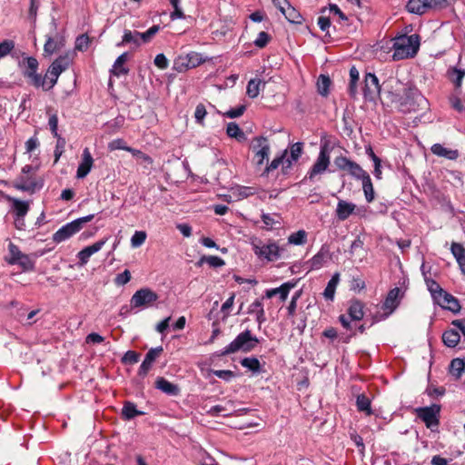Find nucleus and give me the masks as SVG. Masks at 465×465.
I'll return each mask as SVG.
<instances>
[{
	"mask_svg": "<svg viewBox=\"0 0 465 465\" xmlns=\"http://www.w3.org/2000/svg\"><path fill=\"white\" fill-rule=\"evenodd\" d=\"M395 82L403 86L401 92L391 93V102L396 104L399 111L407 114L424 108L428 101L416 86L412 84L403 85L399 80Z\"/></svg>",
	"mask_w": 465,
	"mask_h": 465,
	"instance_id": "f257e3e1",
	"label": "nucleus"
},
{
	"mask_svg": "<svg viewBox=\"0 0 465 465\" xmlns=\"http://www.w3.org/2000/svg\"><path fill=\"white\" fill-rule=\"evenodd\" d=\"M392 48V59L394 61L412 58L419 51L420 36L417 34L401 35L393 39Z\"/></svg>",
	"mask_w": 465,
	"mask_h": 465,
	"instance_id": "f03ea898",
	"label": "nucleus"
},
{
	"mask_svg": "<svg viewBox=\"0 0 465 465\" xmlns=\"http://www.w3.org/2000/svg\"><path fill=\"white\" fill-rule=\"evenodd\" d=\"M260 342L259 339L252 335L250 330L239 333L236 338L226 347L217 352V356L223 357L235 353L239 351L243 352L252 351Z\"/></svg>",
	"mask_w": 465,
	"mask_h": 465,
	"instance_id": "7ed1b4c3",
	"label": "nucleus"
},
{
	"mask_svg": "<svg viewBox=\"0 0 465 465\" xmlns=\"http://www.w3.org/2000/svg\"><path fill=\"white\" fill-rule=\"evenodd\" d=\"M35 169L31 164H26L22 168L19 174L13 182V187L16 190L29 193L30 194L41 190L44 186L43 179L36 178L33 173Z\"/></svg>",
	"mask_w": 465,
	"mask_h": 465,
	"instance_id": "20e7f679",
	"label": "nucleus"
},
{
	"mask_svg": "<svg viewBox=\"0 0 465 465\" xmlns=\"http://www.w3.org/2000/svg\"><path fill=\"white\" fill-rule=\"evenodd\" d=\"M331 147L330 143L328 141H322L318 157L311 169L308 171L304 180L308 179L311 182H314L318 175H322L325 172L329 171V166L331 163Z\"/></svg>",
	"mask_w": 465,
	"mask_h": 465,
	"instance_id": "39448f33",
	"label": "nucleus"
},
{
	"mask_svg": "<svg viewBox=\"0 0 465 465\" xmlns=\"http://www.w3.org/2000/svg\"><path fill=\"white\" fill-rule=\"evenodd\" d=\"M94 218V214H89L64 224L53 234V241L56 243H60L68 240L80 232L84 228V225L91 222Z\"/></svg>",
	"mask_w": 465,
	"mask_h": 465,
	"instance_id": "423d86ee",
	"label": "nucleus"
},
{
	"mask_svg": "<svg viewBox=\"0 0 465 465\" xmlns=\"http://www.w3.org/2000/svg\"><path fill=\"white\" fill-rule=\"evenodd\" d=\"M401 289L395 287L389 291L382 305V313H376L372 316L371 326L374 323L387 319L398 308L401 302L400 299Z\"/></svg>",
	"mask_w": 465,
	"mask_h": 465,
	"instance_id": "0eeeda50",
	"label": "nucleus"
},
{
	"mask_svg": "<svg viewBox=\"0 0 465 465\" xmlns=\"http://www.w3.org/2000/svg\"><path fill=\"white\" fill-rule=\"evenodd\" d=\"M71 62L72 60L70 56L65 54L60 55L52 63L45 75V77L49 79V84L45 90H50L54 86V84L57 83L59 75L69 67Z\"/></svg>",
	"mask_w": 465,
	"mask_h": 465,
	"instance_id": "6e6552de",
	"label": "nucleus"
},
{
	"mask_svg": "<svg viewBox=\"0 0 465 465\" xmlns=\"http://www.w3.org/2000/svg\"><path fill=\"white\" fill-rule=\"evenodd\" d=\"M158 294L149 288H142L136 291L131 298L130 306L132 309L147 308L158 300Z\"/></svg>",
	"mask_w": 465,
	"mask_h": 465,
	"instance_id": "1a4fd4ad",
	"label": "nucleus"
},
{
	"mask_svg": "<svg viewBox=\"0 0 465 465\" xmlns=\"http://www.w3.org/2000/svg\"><path fill=\"white\" fill-rule=\"evenodd\" d=\"M440 405L432 404L428 407L416 409L418 418H420L427 428L433 430L440 424Z\"/></svg>",
	"mask_w": 465,
	"mask_h": 465,
	"instance_id": "9d476101",
	"label": "nucleus"
},
{
	"mask_svg": "<svg viewBox=\"0 0 465 465\" xmlns=\"http://www.w3.org/2000/svg\"><path fill=\"white\" fill-rule=\"evenodd\" d=\"M252 148L254 151V159L256 160V165H262L264 161L268 160L270 154V144L268 143L267 138L263 136L254 138Z\"/></svg>",
	"mask_w": 465,
	"mask_h": 465,
	"instance_id": "9b49d317",
	"label": "nucleus"
},
{
	"mask_svg": "<svg viewBox=\"0 0 465 465\" xmlns=\"http://www.w3.org/2000/svg\"><path fill=\"white\" fill-rule=\"evenodd\" d=\"M365 100L374 101L381 93L379 79L374 74L367 73L364 77V86L362 88Z\"/></svg>",
	"mask_w": 465,
	"mask_h": 465,
	"instance_id": "f8f14e48",
	"label": "nucleus"
},
{
	"mask_svg": "<svg viewBox=\"0 0 465 465\" xmlns=\"http://www.w3.org/2000/svg\"><path fill=\"white\" fill-rule=\"evenodd\" d=\"M253 251L256 255L268 261H275L280 257V249L275 242L263 244L262 246L254 244Z\"/></svg>",
	"mask_w": 465,
	"mask_h": 465,
	"instance_id": "ddd939ff",
	"label": "nucleus"
},
{
	"mask_svg": "<svg viewBox=\"0 0 465 465\" xmlns=\"http://www.w3.org/2000/svg\"><path fill=\"white\" fill-rule=\"evenodd\" d=\"M434 302L444 310H449L454 313L460 311V305L458 299L446 291H444L441 295H439L438 298L434 300Z\"/></svg>",
	"mask_w": 465,
	"mask_h": 465,
	"instance_id": "4468645a",
	"label": "nucleus"
},
{
	"mask_svg": "<svg viewBox=\"0 0 465 465\" xmlns=\"http://www.w3.org/2000/svg\"><path fill=\"white\" fill-rule=\"evenodd\" d=\"M107 239H102L92 245L86 246L77 253V258L81 265H84L88 262L90 257L95 252H99L105 244Z\"/></svg>",
	"mask_w": 465,
	"mask_h": 465,
	"instance_id": "2eb2a0df",
	"label": "nucleus"
},
{
	"mask_svg": "<svg viewBox=\"0 0 465 465\" xmlns=\"http://www.w3.org/2000/svg\"><path fill=\"white\" fill-rule=\"evenodd\" d=\"M93 163H94L93 156H92L89 149L86 147L83 150L82 161L78 165L77 172H76V177L78 179H83V178L86 177L92 169Z\"/></svg>",
	"mask_w": 465,
	"mask_h": 465,
	"instance_id": "dca6fc26",
	"label": "nucleus"
},
{
	"mask_svg": "<svg viewBox=\"0 0 465 465\" xmlns=\"http://www.w3.org/2000/svg\"><path fill=\"white\" fill-rule=\"evenodd\" d=\"M296 282H286L280 287L266 290L265 297L271 299L276 295H279L281 302H285L288 298L290 291L294 288Z\"/></svg>",
	"mask_w": 465,
	"mask_h": 465,
	"instance_id": "f3484780",
	"label": "nucleus"
},
{
	"mask_svg": "<svg viewBox=\"0 0 465 465\" xmlns=\"http://www.w3.org/2000/svg\"><path fill=\"white\" fill-rule=\"evenodd\" d=\"M283 4L285 6L281 7V13L290 23L301 25L303 22L302 15L287 0H283Z\"/></svg>",
	"mask_w": 465,
	"mask_h": 465,
	"instance_id": "a211bd4d",
	"label": "nucleus"
},
{
	"mask_svg": "<svg viewBox=\"0 0 465 465\" xmlns=\"http://www.w3.org/2000/svg\"><path fill=\"white\" fill-rule=\"evenodd\" d=\"M155 388L169 396H177L180 393V388L178 385L170 382L163 377L157 378L155 381Z\"/></svg>",
	"mask_w": 465,
	"mask_h": 465,
	"instance_id": "6ab92c4d",
	"label": "nucleus"
},
{
	"mask_svg": "<svg viewBox=\"0 0 465 465\" xmlns=\"http://www.w3.org/2000/svg\"><path fill=\"white\" fill-rule=\"evenodd\" d=\"M356 205L344 200H339L336 207V216L340 221H345L355 211Z\"/></svg>",
	"mask_w": 465,
	"mask_h": 465,
	"instance_id": "aec40b11",
	"label": "nucleus"
},
{
	"mask_svg": "<svg viewBox=\"0 0 465 465\" xmlns=\"http://www.w3.org/2000/svg\"><path fill=\"white\" fill-rule=\"evenodd\" d=\"M364 304L360 300H352L350 302L349 308L347 310L348 316L351 321L358 322L361 321L364 316L363 312Z\"/></svg>",
	"mask_w": 465,
	"mask_h": 465,
	"instance_id": "412c9836",
	"label": "nucleus"
},
{
	"mask_svg": "<svg viewBox=\"0 0 465 465\" xmlns=\"http://www.w3.org/2000/svg\"><path fill=\"white\" fill-rule=\"evenodd\" d=\"M430 151L433 154L439 157L446 158L448 160H456L460 155L458 150L446 148L440 143H434L431 146Z\"/></svg>",
	"mask_w": 465,
	"mask_h": 465,
	"instance_id": "4be33fe9",
	"label": "nucleus"
},
{
	"mask_svg": "<svg viewBox=\"0 0 465 465\" xmlns=\"http://www.w3.org/2000/svg\"><path fill=\"white\" fill-rule=\"evenodd\" d=\"M128 59V53L124 52L119 55L113 64V68L110 70L111 74L120 77L129 73V68L124 66L125 62Z\"/></svg>",
	"mask_w": 465,
	"mask_h": 465,
	"instance_id": "5701e85b",
	"label": "nucleus"
},
{
	"mask_svg": "<svg viewBox=\"0 0 465 465\" xmlns=\"http://www.w3.org/2000/svg\"><path fill=\"white\" fill-rule=\"evenodd\" d=\"M8 202L12 203V211L15 217H25L29 211V203L11 196H6Z\"/></svg>",
	"mask_w": 465,
	"mask_h": 465,
	"instance_id": "b1692460",
	"label": "nucleus"
},
{
	"mask_svg": "<svg viewBox=\"0 0 465 465\" xmlns=\"http://www.w3.org/2000/svg\"><path fill=\"white\" fill-rule=\"evenodd\" d=\"M450 251L455 257L461 272L465 274V248L458 242H452Z\"/></svg>",
	"mask_w": 465,
	"mask_h": 465,
	"instance_id": "393cba45",
	"label": "nucleus"
},
{
	"mask_svg": "<svg viewBox=\"0 0 465 465\" xmlns=\"http://www.w3.org/2000/svg\"><path fill=\"white\" fill-rule=\"evenodd\" d=\"M447 76L454 84L456 89H460L462 84V80L465 76V70L457 68L455 66L449 67Z\"/></svg>",
	"mask_w": 465,
	"mask_h": 465,
	"instance_id": "a878e982",
	"label": "nucleus"
},
{
	"mask_svg": "<svg viewBox=\"0 0 465 465\" xmlns=\"http://www.w3.org/2000/svg\"><path fill=\"white\" fill-rule=\"evenodd\" d=\"M129 153L135 158L138 164L142 165L144 169L149 170L153 163L152 157L138 149L131 147Z\"/></svg>",
	"mask_w": 465,
	"mask_h": 465,
	"instance_id": "bb28decb",
	"label": "nucleus"
},
{
	"mask_svg": "<svg viewBox=\"0 0 465 465\" xmlns=\"http://www.w3.org/2000/svg\"><path fill=\"white\" fill-rule=\"evenodd\" d=\"M460 341V332L457 330L450 329L443 332L442 341L450 348H454Z\"/></svg>",
	"mask_w": 465,
	"mask_h": 465,
	"instance_id": "cd10ccee",
	"label": "nucleus"
},
{
	"mask_svg": "<svg viewBox=\"0 0 465 465\" xmlns=\"http://www.w3.org/2000/svg\"><path fill=\"white\" fill-rule=\"evenodd\" d=\"M144 412L138 411L136 405L132 401H125L122 409V416L124 420H130L136 416L143 415Z\"/></svg>",
	"mask_w": 465,
	"mask_h": 465,
	"instance_id": "c85d7f7f",
	"label": "nucleus"
},
{
	"mask_svg": "<svg viewBox=\"0 0 465 465\" xmlns=\"http://www.w3.org/2000/svg\"><path fill=\"white\" fill-rule=\"evenodd\" d=\"M328 250L323 247L309 261L312 270H319L326 262Z\"/></svg>",
	"mask_w": 465,
	"mask_h": 465,
	"instance_id": "c756f323",
	"label": "nucleus"
},
{
	"mask_svg": "<svg viewBox=\"0 0 465 465\" xmlns=\"http://www.w3.org/2000/svg\"><path fill=\"white\" fill-rule=\"evenodd\" d=\"M356 407L358 411L364 412L368 416H371L373 413L371 406V400L363 393L357 396Z\"/></svg>",
	"mask_w": 465,
	"mask_h": 465,
	"instance_id": "7c9ffc66",
	"label": "nucleus"
},
{
	"mask_svg": "<svg viewBox=\"0 0 465 465\" xmlns=\"http://www.w3.org/2000/svg\"><path fill=\"white\" fill-rule=\"evenodd\" d=\"M340 282V274L334 273L331 280L328 282L327 286L324 289L323 296L326 300L332 301L335 294V290Z\"/></svg>",
	"mask_w": 465,
	"mask_h": 465,
	"instance_id": "2f4dec72",
	"label": "nucleus"
},
{
	"mask_svg": "<svg viewBox=\"0 0 465 465\" xmlns=\"http://www.w3.org/2000/svg\"><path fill=\"white\" fill-rule=\"evenodd\" d=\"M406 9L411 14L421 15L427 11L425 0H409L406 5Z\"/></svg>",
	"mask_w": 465,
	"mask_h": 465,
	"instance_id": "473e14b6",
	"label": "nucleus"
},
{
	"mask_svg": "<svg viewBox=\"0 0 465 465\" xmlns=\"http://www.w3.org/2000/svg\"><path fill=\"white\" fill-rule=\"evenodd\" d=\"M265 82L261 79H251L247 84L246 94L250 98H256L259 94L261 87L264 88Z\"/></svg>",
	"mask_w": 465,
	"mask_h": 465,
	"instance_id": "72a5a7b5",
	"label": "nucleus"
},
{
	"mask_svg": "<svg viewBox=\"0 0 465 465\" xmlns=\"http://www.w3.org/2000/svg\"><path fill=\"white\" fill-rule=\"evenodd\" d=\"M241 365L253 373L262 372V365L259 360L255 357H246L241 360Z\"/></svg>",
	"mask_w": 465,
	"mask_h": 465,
	"instance_id": "f704fd0d",
	"label": "nucleus"
},
{
	"mask_svg": "<svg viewBox=\"0 0 465 465\" xmlns=\"http://www.w3.org/2000/svg\"><path fill=\"white\" fill-rule=\"evenodd\" d=\"M138 31L132 32L131 30L125 29L124 32L123 39L121 43L117 44V46H122L129 43H133L135 46H139L142 43L140 35H136Z\"/></svg>",
	"mask_w": 465,
	"mask_h": 465,
	"instance_id": "c9c22d12",
	"label": "nucleus"
},
{
	"mask_svg": "<svg viewBox=\"0 0 465 465\" xmlns=\"http://www.w3.org/2000/svg\"><path fill=\"white\" fill-rule=\"evenodd\" d=\"M361 181L362 183V190L365 199L367 203H371L374 200L375 193L370 174Z\"/></svg>",
	"mask_w": 465,
	"mask_h": 465,
	"instance_id": "e433bc0d",
	"label": "nucleus"
},
{
	"mask_svg": "<svg viewBox=\"0 0 465 465\" xmlns=\"http://www.w3.org/2000/svg\"><path fill=\"white\" fill-rule=\"evenodd\" d=\"M465 370V361L460 358L453 359L450 364V372L460 379Z\"/></svg>",
	"mask_w": 465,
	"mask_h": 465,
	"instance_id": "4c0bfd02",
	"label": "nucleus"
},
{
	"mask_svg": "<svg viewBox=\"0 0 465 465\" xmlns=\"http://www.w3.org/2000/svg\"><path fill=\"white\" fill-rule=\"evenodd\" d=\"M226 134L228 136L235 138L239 142L243 141L246 138L245 134L240 129L239 125L233 122L227 124Z\"/></svg>",
	"mask_w": 465,
	"mask_h": 465,
	"instance_id": "58836bf2",
	"label": "nucleus"
},
{
	"mask_svg": "<svg viewBox=\"0 0 465 465\" xmlns=\"http://www.w3.org/2000/svg\"><path fill=\"white\" fill-rule=\"evenodd\" d=\"M15 264L19 265L25 272L34 271L35 269V260L30 255L25 253L20 255V258Z\"/></svg>",
	"mask_w": 465,
	"mask_h": 465,
	"instance_id": "ea45409f",
	"label": "nucleus"
},
{
	"mask_svg": "<svg viewBox=\"0 0 465 465\" xmlns=\"http://www.w3.org/2000/svg\"><path fill=\"white\" fill-rule=\"evenodd\" d=\"M331 85V79L328 75L321 74L317 80L318 93L322 96H327Z\"/></svg>",
	"mask_w": 465,
	"mask_h": 465,
	"instance_id": "a19ab883",
	"label": "nucleus"
},
{
	"mask_svg": "<svg viewBox=\"0 0 465 465\" xmlns=\"http://www.w3.org/2000/svg\"><path fill=\"white\" fill-rule=\"evenodd\" d=\"M425 282L433 301L436 300L439 295H441L445 291L435 280L425 277Z\"/></svg>",
	"mask_w": 465,
	"mask_h": 465,
	"instance_id": "79ce46f5",
	"label": "nucleus"
},
{
	"mask_svg": "<svg viewBox=\"0 0 465 465\" xmlns=\"http://www.w3.org/2000/svg\"><path fill=\"white\" fill-rule=\"evenodd\" d=\"M287 150H284L280 156L275 157L264 169L262 173V176H268V174L276 170L282 163H283V160L286 157Z\"/></svg>",
	"mask_w": 465,
	"mask_h": 465,
	"instance_id": "37998d69",
	"label": "nucleus"
},
{
	"mask_svg": "<svg viewBox=\"0 0 465 465\" xmlns=\"http://www.w3.org/2000/svg\"><path fill=\"white\" fill-rule=\"evenodd\" d=\"M25 68L24 70V76H26L28 74H35L37 72V69H38V61L36 60V58L33 57V56H30V57H26L25 59H24L23 61Z\"/></svg>",
	"mask_w": 465,
	"mask_h": 465,
	"instance_id": "c03bdc74",
	"label": "nucleus"
},
{
	"mask_svg": "<svg viewBox=\"0 0 465 465\" xmlns=\"http://www.w3.org/2000/svg\"><path fill=\"white\" fill-rule=\"evenodd\" d=\"M354 161H351L346 156L339 155L335 157L333 163L336 168L340 171H346L347 173L351 167V164Z\"/></svg>",
	"mask_w": 465,
	"mask_h": 465,
	"instance_id": "a18cd8bd",
	"label": "nucleus"
},
{
	"mask_svg": "<svg viewBox=\"0 0 465 465\" xmlns=\"http://www.w3.org/2000/svg\"><path fill=\"white\" fill-rule=\"evenodd\" d=\"M25 77L28 78L29 83L36 88L43 87L45 90L49 84L45 80L46 77H43L41 74H37V72L28 74Z\"/></svg>",
	"mask_w": 465,
	"mask_h": 465,
	"instance_id": "49530a36",
	"label": "nucleus"
},
{
	"mask_svg": "<svg viewBox=\"0 0 465 465\" xmlns=\"http://www.w3.org/2000/svg\"><path fill=\"white\" fill-rule=\"evenodd\" d=\"M348 173L354 179L360 181L365 178L367 175H369V173L365 170H363L362 167L356 162L352 163Z\"/></svg>",
	"mask_w": 465,
	"mask_h": 465,
	"instance_id": "de8ad7c7",
	"label": "nucleus"
},
{
	"mask_svg": "<svg viewBox=\"0 0 465 465\" xmlns=\"http://www.w3.org/2000/svg\"><path fill=\"white\" fill-rule=\"evenodd\" d=\"M306 232L304 230H299L298 232H293L289 236L288 242L294 245H302L306 242Z\"/></svg>",
	"mask_w": 465,
	"mask_h": 465,
	"instance_id": "09e8293b",
	"label": "nucleus"
},
{
	"mask_svg": "<svg viewBox=\"0 0 465 465\" xmlns=\"http://www.w3.org/2000/svg\"><path fill=\"white\" fill-rule=\"evenodd\" d=\"M425 5L427 10H443L450 5V2L449 0H425Z\"/></svg>",
	"mask_w": 465,
	"mask_h": 465,
	"instance_id": "8fccbe9b",
	"label": "nucleus"
},
{
	"mask_svg": "<svg viewBox=\"0 0 465 465\" xmlns=\"http://www.w3.org/2000/svg\"><path fill=\"white\" fill-rule=\"evenodd\" d=\"M61 43H62V41L54 40V38L53 36H47V39L44 45L45 53H46L48 54H54L55 51H57L60 48Z\"/></svg>",
	"mask_w": 465,
	"mask_h": 465,
	"instance_id": "3c124183",
	"label": "nucleus"
},
{
	"mask_svg": "<svg viewBox=\"0 0 465 465\" xmlns=\"http://www.w3.org/2000/svg\"><path fill=\"white\" fill-rule=\"evenodd\" d=\"M8 251L10 257L8 258L7 262L9 264H14L17 262V260L20 258V255L23 254V252L20 251L19 247L13 243L12 242L8 244Z\"/></svg>",
	"mask_w": 465,
	"mask_h": 465,
	"instance_id": "603ef678",
	"label": "nucleus"
},
{
	"mask_svg": "<svg viewBox=\"0 0 465 465\" xmlns=\"http://www.w3.org/2000/svg\"><path fill=\"white\" fill-rule=\"evenodd\" d=\"M147 237L144 231H135L131 238V245L133 248H138L143 244Z\"/></svg>",
	"mask_w": 465,
	"mask_h": 465,
	"instance_id": "864d4df0",
	"label": "nucleus"
},
{
	"mask_svg": "<svg viewBox=\"0 0 465 465\" xmlns=\"http://www.w3.org/2000/svg\"><path fill=\"white\" fill-rule=\"evenodd\" d=\"M184 57L187 58L186 63L190 64L191 68H194L205 61L200 54L195 52H191Z\"/></svg>",
	"mask_w": 465,
	"mask_h": 465,
	"instance_id": "5fc2aeb1",
	"label": "nucleus"
},
{
	"mask_svg": "<svg viewBox=\"0 0 465 465\" xmlns=\"http://www.w3.org/2000/svg\"><path fill=\"white\" fill-rule=\"evenodd\" d=\"M159 25H153L147 31L143 33H137L136 35H140L142 43H148L151 39L159 32Z\"/></svg>",
	"mask_w": 465,
	"mask_h": 465,
	"instance_id": "6e6d98bb",
	"label": "nucleus"
},
{
	"mask_svg": "<svg viewBox=\"0 0 465 465\" xmlns=\"http://www.w3.org/2000/svg\"><path fill=\"white\" fill-rule=\"evenodd\" d=\"M303 145L304 144L302 142H297V143L292 144L290 147L289 157H291L292 160L298 161L303 153Z\"/></svg>",
	"mask_w": 465,
	"mask_h": 465,
	"instance_id": "4d7b16f0",
	"label": "nucleus"
},
{
	"mask_svg": "<svg viewBox=\"0 0 465 465\" xmlns=\"http://www.w3.org/2000/svg\"><path fill=\"white\" fill-rule=\"evenodd\" d=\"M140 356V353L134 351H127L122 358V362L124 364H134L138 362Z\"/></svg>",
	"mask_w": 465,
	"mask_h": 465,
	"instance_id": "13d9d810",
	"label": "nucleus"
},
{
	"mask_svg": "<svg viewBox=\"0 0 465 465\" xmlns=\"http://www.w3.org/2000/svg\"><path fill=\"white\" fill-rule=\"evenodd\" d=\"M270 40V35L264 31H262L258 34L257 38L254 40V45L259 48H263L268 45Z\"/></svg>",
	"mask_w": 465,
	"mask_h": 465,
	"instance_id": "bf43d9fd",
	"label": "nucleus"
},
{
	"mask_svg": "<svg viewBox=\"0 0 465 465\" xmlns=\"http://www.w3.org/2000/svg\"><path fill=\"white\" fill-rule=\"evenodd\" d=\"M90 43V38L87 35H81L75 40V49L79 51H85Z\"/></svg>",
	"mask_w": 465,
	"mask_h": 465,
	"instance_id": "052dcab7",
	"label": "nucleus"
},
{
	"mask_svg": "<svg viewBox=\"0 0 465 465\" xmlns=\"http://www.w3.org/2000/svg\"><path fill=\"white\" fill-rule=\"evenodd\" d=\"M186 59L184 56H179L173 62V69L179 73L184 72L190 69V64L186 63Z\"/></svg>",
	"mask_w": 465,
	"mask_h": 465,
	"instance_id": "680f3d73",
	"label": "nucleus"
},
{
	"mask_svg": "<svg viewBox=\"0 0 465 465\" xmlns=\"http://www.w3.org/2000/svg\"><path fill=\"white\" fill-rule=\"evenodd\" d=\"M108 147L111 151L124 150V151L129 152L131 149V146H128L123 139H115V140L112 141L109 143Z\"/></svg>",
	"mask_w": 465,
	"mask_h": 465,
	"instance_id": "e2e57ef3",
	"label": "nucleus"
},
{
	"mask_svg": "<svg viewBox=\"0 0 465 465\" xmlns=\"http://www.w3.org/2000/svg\"><path fill=\"white\" fill-rule=\"evenodd\" d=\"M15 48L13 40H5L0 43V58L7 55Z\"/></svg>",
	"mask_w": 465,
	"mask_h": 465,
	"instance_id": "0e129e2a",
	"label": "nucleus"
},
{
	"mask_svg": "<svg viewBox=\"0 0 465 465\" xmlns=\"http://www.w3.org/2000/svg\"><path fill=\"white\" fill-rule=\"evenodd\" d=\"M206 262L211 267L218 268L225 264L224 261L218 256H204L202 262Z\"/></svg>",
	"mask_w": 465,
	"mask_h": 465,
	"instance_id": "69168bd1",
	"label": "nucleus"
},
{
	"mask_svg": "<svg viewBox=\"0 0 465 465\" xmlns=\"http://www.w3.org/2000/svg\"><path fill=\"white\" fill-rule=\"evenodd\" d=\"M163 351V349L162 346L152 348V349H150L148 351V352L146 353L144 359L147 361H150V362L153 363L154 361L156 360V358L159 357L162 354Z\"/></svg>",
	"mask_w": 465,
	"mask_h": 465,
	"instance_id": "338daca9",
	"label": "nucleus"
},
{
	"mask_svg": "<svg viewBox=\"0 0 465 465\" xmlns=\"http://www.w3.org/2000/svg\"><path fill=\"white\" fill-rule=\"evenodd\" d=\"M131 280V273L129 270H124L122 273L116 275L114 283L118 286L124 285Z\"/></svg>",
	"mask_w": 465,
	"mask_h": 465,
	"instance_id": "774afa93",
	"label": "nucleus"
}]
</instances>
